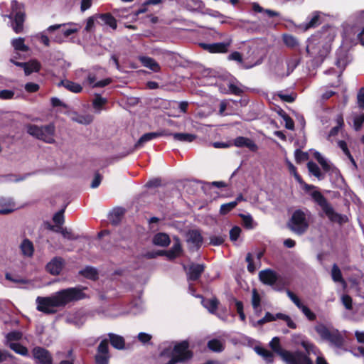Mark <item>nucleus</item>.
Wrapping results in <instances>:
<instances>
[{
  "label": "nucleus",
  "instance_id": "obj_61",
  "mask_svg": "<svg viewBox=\"0 0 364 364\" xmlns=\"http://www.w3.org/2000/svg\"><path fill=\"white\" fill-rule=\"evenodd\" d=\"M342 303L348 310H351L353 308V300L350 296L344 294L342 296Z\"/></svg>",
  "mask_w": 364,
  "mask_h": 364
},
{
  "label": "nucleus",
  "instance_id": "obj_26",
  "mask_svg": "<svg viewBox=\"0 0 364 364\" xmlns=\"http://www.w3.org/2000/svg\"><path fill=\"white\" fill-rule=\"evenodd\" d=\"M202 304L210 314H214L216 313L220 301L216 297H213L203 300Z\"/></svg>",
  "mask_w": 364,
  "mask_h": 364
},
{
  "label": "nucleus",
  "instance_id": "obj_36",
  "mask_svg": "<svg viewBox=\"0 0 364 364\" xmlns=\"http://www.w3.org/2000/svg\"><path fill=\"white\" fill-rule=\"evenodd\" d=\"M207 346L213 352L217 353L222 352L225 349L223 343L220 340L216 338L210 340L208 342Z\"/></svg>",
  "mask_w": 364,
  "mask_h": 364
},
{
  "label": "nucleus",
  "instance_id": "obj_32",
  "mask_svg": "<svg viewBox=\"0 0 364 364\" xmlns=\"http://www.w3.org/2000/svg\"><path fill=\"white\" fill-rule=\"evenodd\" d=\"M255 349L256 353L261 355L267 363H272L274 362V356L272 351L260 346H256Z\"/></svg>",
  "mask_w": 364,
  "mask_h": 364
},
{
  "label": "nucleus",
  "instance_id": "obj_30",
  "mask_svg": "<svg viewBox=\"0 0 364 364\" xmlns=\"http://www.w3.org/2000/svg\"><path fill=\"white\" fill-rule=\"evenodd\" d=\"M20 247L23 255L26 257L33 256L34 252V247L33 242L27 238L24 239L22 241Z\"/></svg>",
  "mask_w": 364,
  "mask_h": 364
},
{
  "label": "nucleus",
  "instance_id": "obj_46",
  "mask_svg": "<svg viewBox=\"0 0 364 364\" xmlns=\"http://www.w3.org/2000/svg\"><path fill=\"white\" fill-rule=\"evenodd\" d=\"M107 102V100L106 98L102 97L100 95L97 94L92 102V105L95 109H101L102 106L105 105Z\"/></svg>",
  "mask_w": 364,
  "mask_h": 364
},
{
  "label": "nucleus",
  "instance_id": "obj_14",
  "mask_svg": "<svg viewBox=\"0 0 364 364\" xmlns=\"http://www.w3.org/2000/svg\"><path fill=\"white\" fill-rule=\"evenodd\" d=\"M232 145L238 148L246 147L252 152H256L258 150V146L252 139L242 136L236 137L233 140Z\"/></svg>",
  "mask_w": 364,
  "mask_h": 364
},
{
  "label": "nucleus",
  "instance_id": "obj_21",
  "mask_svg": "<svg viewBox=\"0 0 364 364\" xmlns=\"http://www.w3.org/2000/svg\"><path fill=\"white\" fill-rule=\"evenodd\" d=\"M152 242L156 246L166 247L170 245L171 239L168 234L159 232L154 235Z\"/></svg>",
  "mask_w": 364,
  "mask_h": 364
},
{
  "label": "nucleus",
  "instance_id": "obj_37",
  "mask_svg": "<svg viewBox=\"0 0 364 364\" xmlns=\"http://www.w3.org/2000/svg\"><path fill=\"white\" fill-rule=\"evenodd\" d=\"M307 168L309 171L317 178H323V175L322 174L320 168L315 162L311 161H309L307 163Z\"/></svg>",
  "mask_w": 364,
  "mask_h": 364
},
{
  "label": "nucleus",
  "instance_id": "obj_25",
  "mask_svg": "<svg viewBox=\"0 0 364 364\" xmlns=\"http://www.w3.org/2000/svg\"><path fill=\"white\" fill-rule=\"evenodd\" d=\"M110 343L116 349H123L125 346L124 338L119 335L110 333L108 334Z\"/></svg>",
  "mask_w": 364,
  "mask_h": 364
},
{
  "label": "nucleus",
  "instance_id": "obj_51",
  "mask_svg": "<svg viewBox=\"0 0 364 364\" xmlns=\"http://www.w3.org/2000/svg\"><path fill=\"white\" fill-rule=\"evenodd\" d=\"M239 217L242 220L243 225L246 228H252L253 219L250 215L239 214Z\"/></svg>",
  "mask_w": 364,
  "mask_h": 364
},
{
  "label": "nucleus",
  "instance_id": "obj_42",
  "mask_svg": "<svg viewBox=\"0 0 364 364\" xmlns=\"http://www.w3.org/2000/svg\"><path fill=\"white\" fill-rule=\"evenodd\" d=\"M237 206V202H230L222 204L220 208V214L225 215Z\"/></svg>",
  "mask_w": 364,
  "mask_h": 364
},
{
  "label": "nucleus",
  "instance_id": "obj_39",
  "mask_svg": "<svg viewBox=\"0 0 364 364\" xmlns=\"http://www.w3.org/2000/svg\"><path fill=\"white\" fill-rule=\"evenodd\" d=\"M284 43L289 48H294L299 46L297 38L291 34H284L282 36Z\"/></svg>",
  "mask_w": 364,
  "mask_h": 364
},
{
  "label": "nucleus",
  "instance_id": "obj_31",
  "mask_svg": "<svg viewBox=\"0 0 364 364\" xmlns=\"http://www.w3.org/2000/svg\"><path fill=\"white\" fill-rule=\"evenodd\" d=\"M166 136H172L176 141L191 142L196 138V136L188 133H169L167 132Z\"/></svg>",
  "mask_w": 364,
  "mask_h": 364
},
{
  "label": "nucleus",
  "instance_id": "obj_16",
  "mask_svg": "<svg viewBox=\"0 0 364 364\" xmlns=\"http://www.w3.org/2000/svg\"><path fill=\"white\" fill-rule=\"evenodd\" d=\"M63 259L61 257H55L46 265V270L52 275H59L63 269Z\"/></svg>",
  "mask_w": 364,
  "mask_h": 364
},
{
  "label": "nucleus",
  "instance_id": "obj_53",
  "mask_svg": "<svg viewBox=\"0 0 364 364\" xmlns=\"http://www.w3.org/2000/svg\"><path fill=\"white\" fill-rule=\"evenodd\" d=\"M287 294L289 296V298L293 301V303L299 308L300 309L301 306L303 305L299 298L291 291L289 289L287 290Z\"/></svg>",
  "mask_w": 364,
  "mask_h": 364
},
{
  "label": "nucleus",
  "instance_id": "obj_11",
  "mask_svg": "<svg viewBox=\"0 0 364 364\" xmlns=\"http://www.w3.org/2000/svg\"><path fill=\"white\" fill-rule=\"evenodd\" d=\"M231 41L213 43H200L201 48L210 53H226L230 46Z\"/></svg>",
  "mask_w": 364,
  "mask_h": 364
},
{
  "label": "nucleus",
  "instance_id": "obj_57",
  "mask_svg": "<svg viewBox=\"0 0 364 364\" xmlns=\"http://www.w3.org/2000/svg\"><path fill=\"white\" fill-rule=\"evenodd\" d=\"M60 232L62 234L63 237L70 240H75L77 239V236H75L74 234L72 232L71 230H68L67 228H60Z\"/></svg>",
  "mask_w": 364,
  "mask_h": 364
},
{
  "label": "nucleus",
  "instance_id": "obj_29",
  "mask_svg": "<svg viewBox=\"0 0 364 364\" xmlns=\"http://www.w3.org/2000/svg\"><path fill=\"white\" fill-rule=\"evenodd\" d=\"M338 147L343 151V154L348 157V159L350 160L351 164L353 166L354 169H358V165L356 161H355L353 156L350 154L347 143L344 140H339L338 141Z\"/></svg>",
  "mask_w": 364,
  "mask_h": 364
},
{
  "label": "nucleus",
  "instance_id": "obj_7",
  "mask_svg": "<svg viewBox=\"0 0 364 364\" xmlns=\"http://www.w3.org/2000/svg\"><path fill=\"white\" fill-rule=\"evenodd\" d=\"M288 228L292 232L302 235L309 227V223L306 213L301 209L294 210L287 224Z\"/></svg>",
  "mask_w": 364,
  "mask_h": 364
},
{
  "label": "nucleus",
  "instance_id": "obj_24",
  "mask_svg": "<svg viewBox=\"0 0 364 364\" xmlns=\"http://www.w3.org/2000/svg\"><path fill=\"white\" fill-rule=\"evenodd\" d=\"M331 278L334 282L340 283L343 287H346L347 283L343 279L342 272L336 264H333L331 272Z\"/></svg>",
  "mask_w": 364,
  "mask_h": 364
},
{
  "label": "nucleus",
  "instance_id": "obj_10",
  "mask_svg": "<svg viewBox=\"0 0 364 364\" xmlns=\"http://www.w3.org/2000/svg\"><path fill=\"white\" fill-rule=\"evenodd\" d=\"M32 355L38 364H52L53 356L49 350L43 347L36 346L32 350Z\"/></svg>",
  "mask_w": 364,
  "mask_h": 364
},
{
  "label": "nucleus",
  "instance_id": "obj_9",
  "mask_svg": "<svg viewBox=\"0 0 364 364\" xmlns=\"http://www.w3.org/2000/svg\"><path fill=\"white\" fill-rule=\"evenodd\" d=\"M109 341L103 339L97 348V353L95 355V364H109Z\"/></svg>",
  "mask_w": 364,
  "mask_h": 364
},
{
  "label": "nucleus",
  "instance_id": "obj_33",
  "mask_svg": "<svg viewBox=\"0 0 364 364\" xmlns=\"http://www.w3.org/2000/svg\"><path fill=\"white\" fill-rule=\"evenodd\" d=\"M79 274L89 279L97 280L98 279L97 270L92 267H86L83 269L80 270Z\"/></svg>",
  "mask_w": 364,
  "mask_h": 364
},
{
  "label": "nucleus",
  "instance_id": "obj_12",
  "mask_svg": "<svg viewBox=\"0 0 364 364\" xmlns=\"http://www.w3.org/2000/svg\"><path fill=\"white\" fill-rule=\"evenodd\" d=\"M10 61L15 65L23 68L26 75H29L33 72H38L41 68V65L37 60H31L26 63L14 61V59H11Z\"/></svg>",
  "mask_w": 364,
  "mask_h": 364
},
{
  "label": "nucleus",
  "instance_id": "obj_49",
  "mask_svg": "<svg viewBox=\"0 0 364 364\" xmlns=\"http://www.w3.org/2000/svg\"><path fill=\"white\" fill-rule=\"evenodd\" d=\"M64 212L65 208H63L55 213L53 218V222L60 227L64 223Z\"/></svg>",
  "mask_w": 364,
  "mask_h": 364
},
{
  "label": "nucleus",
  "instance_id": "obj_38",
  "mask_svg": "<svg viewBox=\"0 0 364 364\" xmlns=\"http://www.w3.org/2000/svg\"><path fill=\"white\" fill-rule=\"evenodd\" d=\"M25 40L23 38H15L12 41V46L16 50L27 52L29 50L28 46L25 45Z\"/></svg>",
  "mask_w": 364,
  "mask_h": 364
},
{
  "label": "nucleus",
  "instance_id": "obj_3",
  "mask_svg": "<svg viewBox=\"0 0 364 364\" xmlns=\"http://www.w3.org/2000/svg\"><path fill=\"white\" fill-rule=\"evenodd\" d=\"M314 328L321 341L328 342L331 346L338 349L344 346L345 339L338 329L323 323H318Z\"/></svg>",
  "mask_w": 364,
  "mask_h": 364
},
{
  "label": "nucleus",
  "instance_id": "obj_55",
  "mask_svg": "<svg viewBox=\"0 0 364 364\" xmlns=\"http://www.w3.org/2000/svg\"><path fill=\"white\" fill-rule=\"evenodd\" d=\"M277 96L284 102L292 103L295 101L296 95V94L287 95V94H283L282 92H279L277 94Z\"/></svg>",
  "mask_w": 364,
  "mask_h": 364
},
{
  "label": "nucleus",
  "instance_id": "obj_50",
  "mask_svg": "<svg viewBox=\"0 0 364 364\" xmlns=\"http://www.w3.org/2000/svg\"><path fill=\"white\" fill-rule=\"evenodd\" d=\"M299 309L309 321H313L316 320V314L308 306L303 304Z\"/></svg>",
  "mask_w": 364,
  "mask_h": 364
},
{
  "label": "nucleus",
  "instance_id": "obj_60",
  "mask_svg": "<svg viewBox=\"0 0 364 364\" xmlns=\"http://www.w3.org/2000/svg\"><path fill=\"white\" fill-rule=\"evenodd\" d=\"M228 88L231 94L237 96H240L243 93L242 89L233 83H230L228 85Z\"/></svg>",
  "mask_w": 364,
  "mask_h": 364
},
{
  "label": "nucleus",
  "instance_id": "obj_59",
  "mask_svg": "<svg viewBox=\"0 0 364 364\" xmlns=\"http://www.w3.org/2000/svg\"><path fill=\"white\" fill-rule=\"evenodd\" d=\"M15 93L13 90H0V99L6 100H11L14 97Z\"/></svg>",
  "mask_w": 364,
  "mask_h": 364
},
{
  "label": "nucleus",
  "instance_id": "obj_62",
  "mask_svg": "<svg viewBox=\"0 0 364 364\" xmlns=\"http://www.w3.org/2000/svg\"><path fill=\"white\" fill-rule=\"evenodd\" d=\"M228 59L229 60L237 61L239 63H243L242 55L240 52H238V51H234L232 53H230L228 55Z\"/></svg>",
  "mask_w": 364,
  "mask_h": 364
},
{
  "label": "nucleus",
  "instance_id": "obj_15",
  "mask_svg": "<svg viewBox=\"0 0 364 364\" xmlns=\"http://www.w3.org/2000/svg\"><path fill=\"white\" fill-rule=\"evenodd\" d=\"M203 242V237L198 230H191L187 232V242L193 245L196 250H199Z\"/></svg>",
  "mask_w": 364,
  "mask_h": 364
},
{
  "label": "nucleus",
  "instance_id": "obj_6",
  "mask_svg": "<svg viewBox=\"0 0 364 364\" xmlns=\"http://www.w3.org/2000/svg\"><path fill=\"white\" fill-rule=\"evenodd\" d=\"M26 131L31 136L46 143L53 144L55 142V128L53 124L43 126L28 124L26 125Z\"/></svg>",
  "mask_w": 364,
  "mask_h": 364
},
{
  "label": "nucleus",
  "instance_id": "obj_22",
  "mask_svg": "<svg viewBox=\"0 0 364 364\" xmlns=\"http://www.w3.org/2000/svg\"><path fill=\"white\" fill-rule=\"evenodd\" d=\"M66 24L65 23H63V24H55V25H52V26H50L48 28H47V31L49 32V33H51V32H53L55 31H57V30H59L60 28H61L63 27V28L60 30V32L62 33V34L63 35V37L64 38H68V36H70V35L73 34V33H75L78 31V29L77 28H65Z\"/></svg>",
  "mask_w": 364,
  "mask_h": 364
},
{
  "label": "nucleus",
  "instance_id": "obj_52",
  "mask_svg": "<svg viewBox=\"0 0 364 364\" xmlns=\"http://www.w3.org/2000/svg\"><path fill=\"white\" fill-rule=\"evenodd\" d=\"M225 235H214L210 237V244L213 246H218L225 242Z\"/></svg>",
  "mask_w": 364,
  "mask_h": 364
},
{
  "label": "nucleus",
  "instance_id": "obj_1",
  "mask_svg": "<svg viewBox=\"0 0 364 364\" xmlns=\"http://www.w3.org/2000/svg\"><path fill=\"white\" fill-rule=\"evenodd\" d=\"M86 298V294L79 287H69L59 290L50 296H38L36 301L37 310L46 314H54L56 308H64L68 304Z\"/></svg>",
  "mask_w": 364,
  "mask_h": 364
},
{
  "label": "nucleus",
  "instance_id": "obj_2",
  "mask_svg": "<svg viewBox=\"0 0 364 364\" xmlns=\"http://www.w3.org/2000/svg\"><path fill=\"white\" fill-rule=\"evenodd\" d=\"M272 353L279 355L286 364H314L308 355L302 351L291 352L283 349L279 337H274L269 342Z\"/></svg>",
  "mask_w": 364,
  "mask_h": 364
},
{
  "label": "nucleus",
  "instance_id": "obj_4",
  "mask_svg": "<svg viewBox=\"0 0 364 364\" xmlns=\"http://www.w3.org/2000/svg\"><path fill=\"white\" fill-rule=\"evenodd\" d=\"M311 196L314 201L321 208L322 210L331 222L336 223L339 225H343L348 222L347 216L336 213L320 191H314L311 193Z\"/></svg>",
  "mask_w": 364,
  "mask_h": 364
},
{
  "label": "nucleus",
  "instance_id": "obj_18",
  "mask_svg": "<svg viewBox=\"0 0 364 364\" xmlns=\"http://www.w3.org/2000/svg\"><path fill=\"white\" fill-rule=\"evenodd\" d=\"M182 252L183 249L180 240L178 238H176V241L171 248L164 252V253L168 259L171 261L178 257Z\"/></svg>",
  "mask_w": 364,
  "mask_h": 364
},
{
  "label": "nucleus",
  "instance_id": "obj_58",
  "mask_svg": "<svg viewBox=\"0 0 364 364\" xmlns=\"http://www.w3.org/2000/svg\"><path fill=\"white\" fill-rule=\"evenodd\" d=\"M357 103L360 109H364V87L360 88L358 92Z\"/></svg>",
  "mask_w": 364,
  "mask_h": 364
},
{
  "label": "nucleus",
  "instance_id": "obj_41",
  "mask_svg": "<svg viewBox=\"0 0 364 364\" xmlns=\"http://www.w3.org/2000/svg\"><path fill=\"white\" fill-rule=\"evenodd\" d=\"M314 157L321 166L325 172H328L331 170V166L318 151H315L314 153Z\"/></svg>",
  "mask_w": 364,
  "mask_h": 364
},
{
  "label": "nucleus",
  "instance_id": "obj_54",
  "mask_svg": "<svg viewBox=\"0 0 364 364\" xmlns=\"http://www.w3.org/2000/svg\"><path fill=\"white\" fill-rule=\"evenodd\" d=\"M241 228L239 226H234L230 230V239L232 241H236L239 238L241 233Z\"/></svg>",
  "mask_w": 364,
  "mask_h": 364
},
{
  "label": "nucleus",
  "instance_id": "obj_64",
  "mask_svg": "<svg viewBox=\"0 0 364 364\" xmlns=\"http://www.w3.org/2000/svg\"><path fill=\"white\" fill-rule=\"evenodd\" d=\"M39 85L35 82H27L25 85V90L28 92H36L39 90Z\"/></svg>",
  "mask_w": 364,
  "mask_h": 364
},
{
  "label": "nucleus",
  "instance_id": "obj_28",
  "mask_svg": "<svg viewBox=\"0 0 364 364\" xmlns=\"http://www.w3.org/2000/svg\"><path fill=\"white\" fill-rule=\"evenodd\" d=\"M124 213L123 208H118L114 209L113 211L109 215V220L112 225H117L122 220V216Z\"/></svg>",
  "mask_w": 364,
  "mask_h": 364
},
{
  "label": "nucleus",
  "instance_id": "obj_44",
  "mask_svg": "<svg viewBox=\"0 0 364 364\" xmlns=\"http://www.w3.org/2000/svg\"><path fill=\"white\" fill-rule=\"evenodd\" d=\"M94 117L91 114L79 115L74 119L79 124L87 125L92 122Z\"/></svg>",
  "mask_w": 364,
  "mask_h": 364
},
{
  "label": "nucleus",
  "instance_id": "obj_43",
  "mask_svg": "<svg viewBox=\"0 0 364 364\" xmlns=\"http://www.w3.org/2000/svg\"><path fill=\"white\" fill-rule=\"evenodd\" d=\"M5 279L16 284H26L28 283V279L21 278L19 276L14 277L9 272H6L5 274Z\"/></svg>",
  "mask_w": 364,
  "mask_h": 364
},
{
  "label": "nucleus",
  "instance_id": "obj_17",
  "mask_svg": "<svg viewBox=\"0 0 364 364\" xmlns=\"http://www.w3.org/2000/svg\"><path fill=\"white\" fill-rule=\"evenodd\" d=\"M167 135V131L164 130L161 132H149L144 134L136 141L135 144L136 148H139L144 146V144L154 139L162 136H166Z\"/></svg>",
  "mask_w": 364,
  "mask_h": 364
},
{
  "label": "nucleus",
  "instance_id": "obj_23",
  "mask_svg": "<svg viewBox=\"0 0 364 364\" xmlns=\"http://www.w3.org/2000/svg\"><path fill=\"white\" fill-rule=\"evenodd\" d=\"M139 60L144 67L149 68L154 72L157 73L161 70L159 64L151 57L140 56Z\"/></svg>",
  "mask_w": 364,
  "mask_h": 364
},
{
  "label": "nucleus",
  "instance_id": "obj_27",
  "mask_svg": "<svg viewBox=\"0 0 364 364\" xmlns=\"http://www.w3.org/2000/svg\"><path fill=\"white\" fill-rule=\"evenodd\" d=\"M58 85H63L68 90L74 93H80L82 90V87L80 84L68 80H61Z\"/></svg>",
  "mask_w": 364,
  "mask_h": 364
},
{
  "label": "nucleus",
  "instance_id": "obj_40",
  "mask_svg": "<svg viewBox=\"0 0 364 364\" xmlns=\"http://www.w3.org/2000/svg\"><path fill=\"white\" fill-rule=\"evenodd\" d=\"M10 348L17 354L26 356L28 355V348L19 343H12Z\"/></svg>",
  "mask_w": 364,
  "mask_h": 364
},
{
  "label": "nucleus",
  "instance_id": "obj_35",
  "mask_svg": "<svg viewBox=\"0 0 364 364\" xmlns=\"http://www.w3.org/2000/svg\"><path fill=\"white\" fill-rule=\"evenodd\" d=\"M252 306L256 314H259L261 312V296L257 289L252 291Z\"/></svg>",
  "mask_w": 364,
  "mask_h": 364
},
{
  "label": "nucleus",
  "instance_id": "obj_19",
  "mask_svg": "<svg viewBox=\"0 0 364 364\" xmlns=\"http://www.w3.org/2000/svg\"><path fill=\"white\" fill-rule=\"evenodd\" d=\"M15 210V203L10 199L0 198V215H8Z\"/></svg>",
  "mask_w": 364,
  "mask_h": 364
},
{
  "label": "nucleus",
  "instance_id": "obj_20",
  "mask_svg": "<svg viewBox=\"0 0 364 364\" xmlns=\"http://www.w3.org/2000/svg\"><path fill=\"white\" fill-rule=\"evenodd\" d=\"M309 20L305 23L300 26V28L304 31H307L310 28H314L321 24V17L318 12L315 11L312 14L311 17L308 18Z\"/></svg>",
  "mask_w": 364,
  "mask_h": 364
},
{
  "label": "nucleus",
  "instance_id": "obj_8",
  "mask_svg": "<svg viewBox=\"0 0 364 364\" xmlns=\"http://www.w3.org/2000/svg\"><path fill=\"white\" fill-rule=\"evenodd\" d=\"M11 8L10 18H13V29L16 33H20L23 30V23L25 21L24 6L16 0H13L11 3Z\"/></svg>",
  "mask_w": 364,
  "mask_h": 364
},
{
  "label": "nucleus",
  "instance_id": "obj_56",
  "mask_svg": "<svg viewBox=\"0 0 364 364\" xmlns=\"http://www.w3.org/2000/svg\"><path fill=\"white\" fill-rule=\"evenodd\" d=\"M364 123V116L363 114L355 117L353 119L354 129L356 131H359Z\"/></svg>",
  "mask_w": 364,
  "mask_h": 364
},
{
  "label": "nucleus",
  "instance_id": "obj_48",
  "mask_svg": "<svg viewBox=\"0 0 364 364\" xmlns=\"http://www.w3.org/2000/svg\"><path fill=\"white\" fill-rule=\"evenodd\" d=\"M277 317L279 319L285 321L289 328L291 329L296 328V324L292 321V319L288 315L284 314L282 313H277Z\"/></svg>",
  "mask_w": 364,
  "mask_h": 364
},
{
  "label": "nucleus",
  "instance_id": "obj_13",
  "mask_svg": "<svg viewBox=\"0 0 364 364\" xmlns=\"http://www.w3.org/2000/svg\"><path fill=\"white\" fill-rule=\"evenodd\" d=\"M205 265L204 264L191 263L188 267L187 278L188 281L198 280L204 272Z\"/></svg>",
  "mask_w": 364,
  "mask_h": 364
},
{
  "label": "nucleus",
  "instance_id": "obj_5",
  "mask_svg": "<svg viewBox=\"0 0 364 364\" xmlns=\"http://www.w3.org/2000/svg\"><path fill=\"white\" fill-rule=\"evenodd\" d=\"M259 279L264 285L270 286L277 291H282L289 282L274 270L267 268L259 272Z\"/></svg>",
  "mask_w": 364,
  "mask_h": 364
},
{
  "label": "nucleus",
  "instance_id": "obj_63",
  "mask_svg": "<svg viewBox=\"0 0 364 364\" xmlns=\"http://www.w3.org/2000/svg\"><path fill=\"white\" fill-rule=\"evenodd\" d=\"M102 180V176L98 171H97L95 173L94 178L91 183V186H90L91 188H97L100 185Z\"/></svg>",
  "mask_w": 364,
  "mask_h": 364
},
{
  "label": "nucleus",
  "instance_id": "obj_45",
  "mask_svg": "<svg viewBox=\"0 0 364 364\" xmlns=\"http://www.w3.org/2000/svg\"><path fill=\"white\" fill-rule=\"evenodd\" d=\"M294 156L295 160L298 164L307 161L309 158V154L307 152L302 151L299 149L295 150Z\"/></svg>",
  "mask_w": 364,
  "mask_h": 364
},
{
  "label": "nucleus",
  "instance_id": "obj_47",
  "mask_svg": "<svg viewBox=\"0 0 364 364\" xmlns=\"http://www.w3.org/2000/svg\"><path fill=\"white\" fill-rule=\"evenodd\" d=\"M203 186L202 188L203 189L204 192L205 193L207 188H210V186H214L217 188H226L228 187V184L224 181H213V182H203Z\"/></svg>",
  "mask_w": 364,
  "mask_h": 364
},
{
  "label": "nucleus",
  "instance_id": "obj_34",
  "mask_svg": "<svg viewBox=\"0 0 364 364\" xmlns=\"http://www.w3.org/2000/svg\"><path fill=\"white\" fill-rule=\"evenodd\" d=\"M98 17L104 21V23L109 26L112 29L115 30L117 27V22L116 18L110 13H105L99 14Z\"/></svg>",
  "mask_w": 364,
  "mask_h": 364
}]
</instances>
